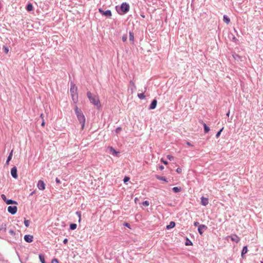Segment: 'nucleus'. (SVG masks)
I'll list each match as a JSON object with an SVG mask.
<instances>
[{
  "instance_id": "obj_1",
  "label": "nucleus",
  "mask_w": 263,
  "mask_h": 263,
  "mask_svg": "<svg viewBox=\"0 0 263 263\" xmlns=\"http://www.w3.org/2000/svg\"><path fill=\"white\" fill-rule=\"evenodd\" d=\"M87 96L90 103L99 107L100 106L99 98L94 94L91 93L90 91L87 92Z\"/></svg>"
},
{
  "instance_id": "obj_2",
  "label": "nucleus",
  "mask_w": 263,
  "mask_h": 263,
  "mask_svg": "<svg viewBox=\"0 0 263 263\" xmlns=\"http://www.w3.org/2000/svg\"><path fill=\"white\" fill-rule=\"evenodd\" d=\"M120 10L123 13H126L129 10V6L126 3H123L120 7Z\"/></svg>"
},
{
  "instance_id": "obj_3",
  "label": "nucleus",
  "mask_w": 263,
  "mask_h": 263,
  "mask_svg": "<svg viewBox=\"0 0 263 263\" xmlns=\"http://www.w3.org/2000/svg\"><path fill=\"white\" fill-rule=\"evenodd\" d=\"M229 238H231V240L232 241L236 243H238L240 240V238L236 234H231V235H229L226 237V239L228 240Z\"/></svg>"
},
{
  "instance_id": "obj_4",
  "label": "nucleus",
  "mask_w": 263,
  "mask_h": 263,
  "mask_svg": "<svg viewBox=\"0 0 263 263\" xmlns=\"http://www.w3.org/2000/svg\"><path fill=\"white\" fill-rule=\"evenodd\" d=\"M99 12L101 14L106 16L107 17H110L111 16V12L110 10H107L106 11H104L101 8H99Z\"/></svg>"
},
{
  "instance_id": "obj_5",
  "label": "nucleus",
  "mask_w": 263,
  "mask_h": 263,
  "mask_svg": "<svg viewBox=\"0 0 263 263\" xmlns=\"http://www.w3.org/2000/svg\"><path fill=\"white\" fill-rule=\"evenodd\" d=\"M17 210V208L16 206H9L8 207V211L11 214H15Z\"/></svg>"
},
{
  "instance_id": "obj_6",
  "label": "nucleus",
  "mask_w": 263,
  "mask_h": 263,
  "mask_svg": "<svg viewBox=\"0 0 263 263\" xmlns=\"http://www.w3.org/2000/svg\"><path fill=\"white\" fill-rule=\"evenodd\" d=\"M207 229H208V227L205 225L200 224V225H199V226H198V231L200 235H202L203 234V232L205 230H206Z\"/></svg>"
},
{
  "instance_id": "obj_7",
  "label": "nucleus",
  "mask_w": 263,
  "mask_h": 263,
  "mask_svg": "<svg viewBox=\"0 0 263 263\" xmlns=\"http://www.w3.org/2000/svg\"><path fill=\"white\" fill-rule=\"evenodd\" d=\"M37 187L40 190H44L45 189V184L42 180H39L37 184Z\"/></svg>"
},
{
  "instance_id": "obj_8",
  "label": "nucleus",
  "mask_w": 263,
  "mask_h": 263,
  "mask_svg": "<svg viewBox=\"0 0 263 263\" xmlns=\"http://www.w3.org/2000/svg\"><path fill=\"white\" fill-rule=\"evenodd\" d=\"M129 85V89H130L131 91V93H133L134 90L136 89V86L135 85L134 82L133 81H130Z\"/></svg>"
},
{
  "instance_id": "obj_9",
  "label": "nucleus",
  "mask_w": 263,
  "mask_h": 263,
  "mask_svg": "<svg viewBox=\"0 0 263 263\" xmlns=\"http://www.w3.org/2000/svg\"><path fill=\"white\" fill-rule=\"evenodd\" d=\"M76 89H77L76 87L74 86H72L70 89L72 99L74 101H77V99H78L77 96H76V97H75L74 94V91L76 90Z\"/></svg>"
},
{
  "instance_id": "obj_10",
  "label": "nucleus",
  "mask_w": 263,
  "mask_h": 263,
  "mask_svg": "<svg viewBox=\"0 0 263 263\" xmlns=\"http://www.w3.org/2000/svg\"><path fill=\"white\" fill-rule=\"evenodd\" d=\"M25 240L27 242H31L33 240V236L31 235H26L24 236Z\"/></svg>"
},
{
  "instance_id": "obj_11",
  "label": "nucleus",
  "mask_w": 263,
  "mask_h": 263,
  "mask_svg": "<svg viewBox=\"0 0 263 263\" xmlns=\"http://www.w3.org/2000/svg\"><path fill=\"white\" fill-rule=\"evenodd\" d=\"M11 174L12 176L14 178H17V168L15 166L13 167L11 170Z\"/></svg>"
},
{
  "instance_id": "obj_12",
  "label": "nucleus",
  "mask_w": 263,
  "mask_h": 263,
  "mask_svg": "<svg viewBox=\"0 0 263 263\" xmlns=\"http://www.w3.org/2000/svg\"><path fill=\"white\" fill-rule=\"evenodd\" d=\"M108 149L109 150L110 153L114 156H118V154L120 153L119 152L116 151L114 148L111 146H109Z\"/></svg>"
},
{
  "instance_id": "obj_13",
  "label": "nucleus",
  "mask_w": 263,
  "mask_h": 263,
  "mask_svg": "<svg viewBox=\"0 0 263 263\" xmlns=\"http://www.w3.org/2000/svg\"><path fill=\"white\" fill-rule=\"evenodd\" d=\"M157 104V100L156 99H154L152 101L150 106H149L148 109H155L156 107Z\"/></svg>"
},
{
  "instance_id": "obj_14",
  "label": "nucleus",
  "mask_w": 263,
  "mask_h": 263,
  "mask_svg": "<svg viewBox=\"0 0 263 263\" xmlns=\"http://www.w3.org/2000/svg\"><path fill=\"white\" fill-rule=\"evenodd\" d=\"M201 203L202 205L205 206L209 203L208 198L202 197L201 198Z\"/></svg>"
},
{
  "instance_id": "obj_15",
  "label": "nucleus",
  "mask_w": 263,
  "mask_h": 263,
  "mask_svg": "<svg viewBox=\"0 0 263 263\" xmlns=\"http://www.w3.org/2000/svg\"><path fill=\"white\" fill-rule=\"evenodd\" d=\"M232 56L235 60L237 61V62L242 61L241 57L236 53H233Z\"/></svg>"
},
{
  "instance_id": "obj_16",
  "label": "nucleus",
  "mask_w": 263,
  "mask_h": 263,
  "mask_svg": "<svg viewBox=\"0 0 263 263\" xmlns=\"http://www.w3.org/2000/svg\"><path fill=\"white\" fill-rule=\"evenodd\" d=\"M248 252V248H247V246H244L242 248V251H241V257L244 258H245V254H246Z\"/></svg>"
},
{
  "instance_id": "obj_17",
  "label": "nucleus",
  "mask_w": 263,
  "mask_h": 263,
  "mask_svg": "<svg viewBox=\"0 0 263 263\" xmlns=\"http://www.w3.org/2000/svg\"><path fill=\"white\" fill-rule=\"evenodd\" d=\"M5 202L7 204H17L16 201H15L14 200H12L11 199H7V200L5 201Z\"/></svg>"
},
{
  "instance_id": "obj_18",
  "label": "nucleus",
  "mask_w": 263,
  "mask_h": 263,
  "mask_svg": "<svg viewBox=\"0 0 263 263\" xmlns=\"http://www.w3.org/2000/svg\"><path fill=\"white\" fill-rule=\"evenodd\" d=\"M223 20L227 24H229L230 23V18L226 15H223Z\"/></svg>"
},
{
  "instance_id": "obj_19",
  "label": "nucleus",
  "mask_w": 263,
  "mask_h": 263,
  "mask_svg": "<svg viewBox=\"0 0 263 263\" xmlns=\"http://www.w3.org/2000/svg\"><path fill=\"white\" fill-rule=\"evenodd\" d=\"M175 222L174 221H171L168 225L166 226V229L167 230L171 229L172 228H173L175 226Z\"/></svg>"
},
{
  "instance_id": "obj_20",
  "label": "nucleus",
  "mask_w": 263,
  "mask_h": 263,
  "mask_svg": "<svg viewBox=\"0 0 263 263\" xmlns=\"http://www.w3.org/2000/svg\"><path fill=\"white\" fill-rule=\"evenodd\" d=\"M156 178L159 180H162L166 182H167L166 178L165 177L156 175Z\"/></svg>"
},
{
  "instance_id": "obj_21",
  "label": "nucleus",
  "mask_w": 263,
  "mask_h": 263,
  "mask_svg": "<svg viewBox=\"0 0 263 263\" xmlns=\"http://www.w3.org/2000/svg\"><path fill=\"white\" fill-rule=\"evenodd\" d=\"M13 151L12 150L11 151V152L10 153L8 158H7V160L6 161V164H9V162L11 160V159H12V155H13Z\"/></svg>"
},
{
  "instance_id": "obj_22",
  "label": "nucleus",
  "mask_w": 263,
  "mask_h": 263,
  "mask_svg": "<svg viewBox=\"0 0 263 263\" xmlns=\"http://www.w3.org/2000/svg\"><path fill=\"white\" fill-rule=\"evenodd\" d=\"M203 127H204V132L205 133H208L210 131V128L209 126H207V125L203 123Z\"/></svg>"
},
{
  "instance_id": "obj_23",
  "label": "nucleus",
  "mask_w": 263,
  "mask_h": 263,
  "mask_svg": "<svg viewBox=\"0 0 263 263\" xmlns=\"http://www.w3.org/2000/svg\"><path fill=\"white\" fill-rule=\"evenodd\" d=\"M129 41L130 42H134V32H131V31L129 32Z\"/></svg>"
},
{
  "instance_id": "obj_24",
  "label": "nucleus",
  "mask_w": 263,
  "mask_h": 263,
  "mask_svg": "<svg viewBox=\"0 0 263 263\" xmlns=\"http://www.w3.org/2000/svg\"><path fill=\"white\" fill-rule=\"evenodd\" d=\"M26 9L28 11H31L33 10V6L31 3H29L27 5Z\"/></svg>"
},
{
  "instance_id": "obj_25",
  "label": "nucleus",
  "mask_w": 263,
  "mask_h": 263,
  "mask_svg": "<svg viewBox=\"0 0 263 263\" xmlns=\"http://www.w3.org/2000/svg\"><path fill=\"white\" fill-rule=\"evenodd\" d=\"M181 189V187H174L173 189H172V190L175 193H178L179 192H180Z\"/></svg>"
},
{
  "instance_id": "obj_26",
  "label": "nucleus",
  "mask_w": 263,
  "mask_h": 263,
  "mask_svg": "<svg viewBox=\"0 0 263 263\" xmlns=\"http://www.w3.org/2000/svg\"><path fill=\"white\" fill-rule=\"evenodd\" d=\"M39 258L42 263H45V258L44 255L40 254L39 255Z\"/></svg>"
},
{
  "instance_id": "obj_27",
  "label": "nucleus",
  "mask_w": 263,
  "mask_h": 263,
  "mask_svg": "<svg viewBox=\"0 0 263 263\" xmlns=\"http://www.w3.org/2000/svg\"><path fill=\"white\" fill-rule=\"evenodd\" d=\"M138 97L141 100L144 99L145 97L144 93H138Z\"/></svg>"
},
{
  "instance_id": "obj_28",
  "label": "nucleus",
  "mask_w": 263,
  "mask_h": 263,
  "mask_svg": "<svg viewBox=\"0 0 263 263\" xmlns=\"http://www.w3.org/2000/svg\"><path fill=\"white\" fill-rule=\"evenodd\" d=\"M193 245L192 242L188 238L186 239V242H185V245L186 246H191Z\"/></svg>"
},
{
  "instance_id": "obj_29",
  "label": "nucleus",
  "mask_w": 263,
  "mask_h": 263,
  "mask_svg": "<svg viewBox=\"0 0 263 263\" xmlns=\"http://www.w3.org/2000/svg\"><path fill=\"white\" fill-rule=\"evenodd\" d=\"M223 127H222V128H221V129H220V130H219L217 133V134H216V138H218V137L220 136V134H221V132L223 130Z\"/></svg>"
},
{
  "instance_id": "obj_30",
  "label": "nucleus",
  "mask_w": 263,
  "mask_h": 263,
  "mask_svg": "<svg viewBox=\"0 0 263 263\" xmlns=\"http://www.w3.org/2000/svg\"><path fill=\"white\" fill-rule=\"evenodd\" d=\"M70 228L71 230H74L77 228V224L75 223H72L70 224Z\"/></svg>"
},
{
  "instance_id": "obj_31",
  "label": "nucleus",
  "mask_w": 263,
  "mask_h": 263,
  "mask_svg": "<svg viewBox=\"0 0 263 263\" xmlns=\"http://www.w3.org/2000/svg\"><path fill=\"white\" fill-rule=\"evenodd\" d=\"M142 204L144 206H147L149 205V203L148 201L145 200V201H143Z\"/></svg>"
},
{
  "instance_id": "obj_32",
  "label": "nucleus",
  "mask_w": 263,
  "mask_h": 263,
  "mask_svg": "<svg viewBox=\"0 0 263 263\" xmlns=\"http://www.w3.org/2000/svg\"><path fill=\"white\" fill-rule=\"evenodd\" d=\"M29 221L28 220L25 219L24 221V224L26 227H28L29 226Z\"/></svg>"
},
{
  "instance_id": "obj_33",
  "label": "nucleus",
  "mask_w": 263,
  "mask_h": 263,
  "mask_svg": "<svg viewBox=\"0 0 263 263\" xmlns=\"http://www.w3.org/2000/svg\"><path fill=\"white\" fill-rule=\"evenodd\" d=\"M127 39V36L126 34L123 35L122 36V39L123 42H124L126 41Z\"/></svg>"
},
{
  "instance_id": "obj_34",
  "label": "nucleus",
  "mask_w": 263,
  "mask_h": 263,
  "mask_svg": "<svg viewBox=\"0 0 263 263\" xmlns=\"http://www.w3.org/2000/svg\"><path fill=\"white\" fill-rule=\"evenodd\" d=\"M122 130V128L120 127H117L116 129V133L117 134H118L119 133H120Z\"/></svg>"
},
{
  "instance_id": "obj_35",
  "label": "nucleus",
  "mask_w": 263,
  "mask_h": 263,
  "mask_svg": "<svg viewBox=\"0 0 263 263\" xmlns=\"http://www.w3.org/2000/svg\"><path fill=\"white\" fill-rule=\"evenodd\" d=\"M167 158L169 159L170 160L172 161L174 160V157L172 155H167Z\"/></svg>"
},
{
  "instance_id": "obj_36",
  "label": "nucleus",
  "mask_w": 263,
  "mask_h": 263,
  "mask_svg": "<svg viewBox=\"0 0 263 263\" xmlns=\"http://www.w3.org/2000/svg\"><path fill=\"white\" fill-rule=\"evenodd\" d=\"M129 180V178L128 177H125L124 179H123V181L124 183H126L127 182H128V181Z\"/></svg>"
},
{
  "instance_id": "obj_37",
  "label": "nucleus",
  "mask_w": 263,
  "mask_h": 263,
  "mask_svg": "<svg viewBox=\"0 0 263 263\" xmlns=\"http://www.w3.org/2000/svg\"><path fill=\"white\" fill-rule=\"evenodd\" d=\"M4 52L7 54L9 52V49L6 46H4Z\"/></svg>"
},
{
  "instance_id": "obj_38",
  "label": "nucleus",
  "mask_w": 263,
  "mask_h": 263,
  "mask_svg": "<svg viewBox=\"0 0 263 263\" xmlns=\"http://www.w3.org/2000/svg\"><path fill=\"white\" fill-rule=\"evenodd\" d=\"M1 197L2 198V199L5 202L6 200H7V198H6V196L4 195V194H2L1 195Z\"/></svg>"
},
{
  "instance_id": "obj_39",
  "label": "nucleus",
  "mask_w": 263,
  "mask_h": 263,
  "mask_svg": "<svg viewBox=\"0 0 263 263\" xmlns=\"http://www.w3.org/2000/svg\"><path fill=\"white\" fill-rule=\"evenodd\" d=\"M176 172L180 174L182 172V169L180 168V167H178L177 169H176Z\"/></svg>"
},
{
  "instance_id": "obj_40",
  "label": "nucleus",
  "mask_w": 263,
  "mask_h": 263,
  "mask_svg": "<svg viewBox=\"0 0 263 263\" xmlns=\"http://www.w3.org/2000/svg\"><path fill=\"white\" fill-rule=\"evenodd\" d=\"M51 263H59V262L57 259L54 258V259H52Z\"/></svg>"
},
{
  "instance_id": "obj_41",
  "label": "nucleus",
  "mask_w": 263,
  "mask_h": 263,
  "mask_svg": "<svg viewBox=\"0 0 263 263\" xmlns=\"http://www.w3.org/2000/svg\"><path fill=\"white\" fill-rule=\"evenodd\" d=\"M77 214L78 215L79 218V221H80L81 220V214L80 212H77Z\"/></svg>"
},
{
  "instance_id": "obj_42",
  "label": "nucleus",
  "mask_w": 263,
  "mask_h": 263,
  "mask_svg": "<svg viewBox=\"0 0 263 263\" xmlns=\"http://www.w3.org/2000/svg\"><path fill=\"white\" fill-rule=\"evenodd\" d=\"M124 226L129 228L130 227V224L128 223H125Z\"/></svg>"
},
{
  "instance_id": "obj_43",
  "label": "nucleus",
  "mask_w": 263,
  "mask_h": 263,
  "mask_svg": "<svg viewBox=\"0 0 263 263\" xmlns=\"http://www.w3.org/2000/svg\"><path fill=\"white\" fill-rule=\"evenodd\" d=\"M161 161L165 164H167L168 162L167 161L163 160V159H161Z\"/></svg>"
},
{
  "instance_id": "obj_44",
  "label": "nucleus",
  "mask_w": 263,
  "mask_h": 263,
  "mask_svg": "<svg viewBox=\"0 0 263 263\" xmlns=\"http://www.w3.org/2000/svg\"><path fill=\"white\" fill-rule=\"evenodd\" d=\"M194 225L195 226H199V223L198 222H195L194 223Z\"/></svg>"
},
{
  "instance_id": "obj_45",
  "label": "nucleus",
  "mask_w": 263,
  "mask_h": 263,
  "mask_svg": "<svg viewBox=\"0 0 263 263\" xmlns=\"http://www.w3.org/2000/svg\"><path fill=\"white\" fill-rule=\"evenodd\" d=\"M45 123L44 120H42V124H41V125H42V126H45Z\"/></svg>"
},
{
  "instance_id": "obj_46",
  "label": "nucleus",
  "mask_w": 263,
  "mask_h": 263,
  "mask_svg": "<svg viewBox=\"0 0 263 263\" xmlns=\"http://www.w3.org/2000/svg\"><path fill=\"white\" fill-rule=\"evenodd\" d=\"M159 169H160V170H163L164 169V166H163V165H160V166H159Z\"/></svg>"
},
{
  "instance_id": "obj_47",
  "label": "nucleus",
  "mask_w": 263,
  "mask_h": 263,
  "mask_svg": "<svg viewBox=\"0 0 263 263\" xmlns=\"http://www.w3.org/2000/svg\"><path fill=\"white\" fill-rule=\"evenodd\" d=\"M77 116H78V119H79V121L81 122V117H81V115H78H78H77Z\"/></svg>"
},
{
  "instance_id": "obj_48",
  "label": "nucleus",
  "mask_w": 263,
  "mask_h": 263,
  "mask_svg": "<svg viewBox=\"0 0 263 263\" xmlns=\"http://www.w3.org/2000/svg\"><path fill=\"white\" fill-rule=\"evenodd\" d=\"M68 242V239H65L64 240H63V242L65 243V244H66Z\"/></svg>"
},
{
  "instance_id": "obj_49",
  "label": "nucleus",
  "mask_w": 263,
  "mask_h": 263,
  "mask_svg": "<svg viewBox=\"0 0 263 263\" xmlns=\"http://www.w3.org/2000/svg\"><path fill=\"white\" fill-rule=\"evenodd\" d=\"M186 144L189 146H193V145L191 144V143L189 142H186Z\"/></svg>"
},
{
  "instance_id": "obj_50",
  "label": "nucleus",
  "mask_w": 263,
  "mask_h": 263,
  "mask_svg": "<svg viewBox=\"0 0 263 263\" xmlns=\"http://www.w3.org/2000/svg\"><path fill=\"white\" fill-rule=\"evenodd\" d=\"M230 110H228V112H227V114H226V116H227V117H229V116H230Z\"/></svg>"
},
{
  "instance_id": "obj_51",
  "label": "nucleus",
  "mask_w": 263,
  "mask_h": 263,
  "mask_svg": "<svg viewBox=\"0 0 263 263\" xmlns=\"http://www.w3.org/2000/svg\"><path fill=\"white\" fill-rule=\"evenodd\" d=\"M83 127H84L85 121V117H84V115L83 116Z\"/></svg>"
},
{
  "instance_id": "obj_52",
  "label": "nucleus",
  "mask_w": 263,
  "mask_h": 263,
  "mask_svg": "<svg viewBox=\"0 0 263 263\" xmlns=\"http://www.w3.org/2000/svg\"><path fill=\"white\" fill-rule=\"evenodd\" d=\"M40 117L42 119V120H44V115L43 114H42L41 115H40Z\"/></svg>"
},
{
  "instance_id": "obj_53",
  "label": "nucleus",
  "mask_w": 263,
  "mask_h": 263,
  "mask_svg": "<svg viewBox=\"0 0 263 263\" xmlns=\"http://www.w3.org/2000/svg\"><path fill=\"white\" fill-rule=\"evenodd\" d=\"M56 181H57V182H58V183H60V180H59V179H58V178H57V179H56Z\"/></svg>"
},
{
  "instance_id": "obj_54",
  "label": "nucleus",
  "mask_w": 263,
  "mask_h": 263,
  "mask_svg": "<svg viewBox=\"0 0 263 263\" xmlns=\"http://www.w3.org/2000/svg\"><path fill=\"white\" fill-rule=\"evenodd\" d=\"M75 110L76 111L77 114H78V111H77V110H78V107H76Z\"/></svg>"
},
{
  "instance_id": "obj_55",
  "label": "nucleus",
  "mask_w": 263,
  "mask_h": 263,
  "mask_svg": "<svg viewBox=\"0 0 263 263\" xmlns=\"http://www.w3.org/2000/svg\"><path fill=\"white\" fill-rule=\"evenodd\" d=\"M261 263H263V262H261Z\"/></svg>"
}]
</instances>
